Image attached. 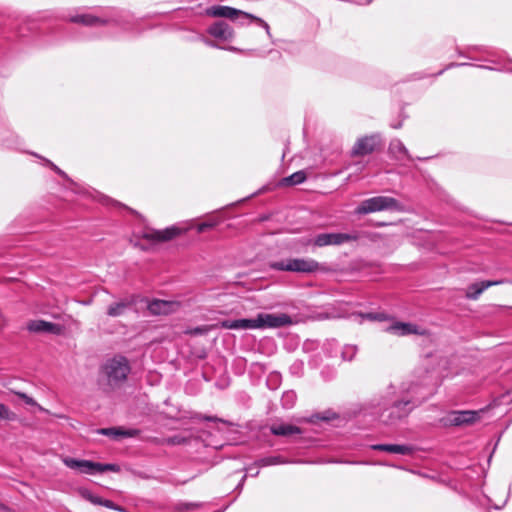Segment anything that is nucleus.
Segmentation results:
<instances>
[{
  "label": "nucleus",
  "instance_id": "obj_1",
  "mask_svg": "<svg viewBox=\"0 0 512 512\" xmlns=\"http://www.w3.org/2000/svg\"><path fill=\"white\" fill-rule=\"evenodd\" d=\"M440 382L428 384H390L367 401L361 412L384 425H394L406 418L415 407L435 394Z\"/></svg>",
  "mask_w": 512,
  "mask_h": 512
},
{
  "label": "nucleus",
  "instance_id": "obj_2",
  "mask_svg": "<svg viewBox=\"0 0 512 512\" xmlns=\"http://www.w3.org/2000/svg\"><path fill=\"white\" fill-rule=\"evenodd\" d=\"M128 360L123 356L108 359L101 368L100 384L112 390L122 384L130 373Z\"/></svg>",
  "mask_w": 512,
  "mask_h": 512
},
{
  "label": "nucleus",
  "instance_id": "obj_3",
  "mask_svg": "<svg viewBox=\"0 0 512 512\" xmlns=\"http://www.w3.org/2000/svg\"><path fill=\"white\" fill-rule=\"evenodd\" d=\"M68 20L73 23L82 24L85 26H104L114 24L126 29L128 24V14L112 10L109 15L95 16L90 13L75 14L69 16Z\"/></svg>",
  "mask_w": 512,
  "mask_h": 512
},
{
  "label": "nucleus",
  "instance_id": "obj_4",
  "mask_svg": "<svg viewBox=\"0 0 512 512\" xmlns=\"http://www.w3.org/2000/svg\"><path fill=\"white\" fill-rule=\"evenodd\" d=\"M270 268L276 271H288L296 273H314L324 271L322 264L312 258H290L270 263Z\"/></svg>",
  "mask_w": 512,
  "mask_h": 512
},
{
  "label": "nucleus",
  "instance_id": "obj_5",
  "mask_svg": "<svg viewBox=\"0 0 512 512\" xmlns=\"http://www.w3.org/2000/svg\"><path fill=\"white\" fill-rule=\"evenodd\" d=\"M205 14L210 17L215 18H227V19H238L239 17H242L243 19H254L257 24L261 27H263L266 30V33L269 37H271L270 33V27L263 19L247 13L245 11L230 7V6H224V5H213L208 7L205 10Z\"/></svg>",
  "mask_w": 512,
  "mask_h": 512
},
{
  "label": "nucleus",
  "instance_id": "obj_6",
  "mask_svg": "<svg viewBox=\"0 0 512 512\" xmlns=\"http://www.w3.org/2000/svg\"><path fill=\"white\" fill-rule=\"evenodd\" d=\"M400 203L397 199L388 196H375L363 200L355 209V213L358 215H366L369 213L387 211V210H399Z\"/></svg>",
  "mask_w": 512,
  "mask_h": 512
},
{
  "label": "nucleus",
  "instance_id": "obj_7",
  "mask_svg": "<svg viewBox=\"0 0 512 512\" xmlns=\"http://www.w3.org/2000/svg\"><path fill=\"white\" fill-rule=\"evenodd\" d=\"M359 239V233H320L316 235L312 240V244L316 247L325 246H340L348 242L357 241Z\"/></svg>",
  "mask_w": 512,
  "mask_h": 512
},
{
  "label": "nucleus",
  "instance_id": "obj_8",
  "mask_svg": "<svg viewBox=\"0 0 512 512\" xmlns=\"http://www.w3.org/2000/svg\"><path fill=\"white\" fill-rule=\"evenodd\" d=\"M382 144L381 135L378 133L366 135L357 139L351 149L352 157H362L372 154Z\"/></svg>",
  "mask_w": 512,
  "mask_h": 512
},
{
  "label": "nucleus",
  "instance_id": "obj_9",
  "mask_svg": "<svg viewBox=\"0 0 512 512\" xmlns=\"http://www.w3.org/2000/svg\"><path fill=\"white\" fill-rule=\"evenodd\" d=\"M481 411L463 410L451 411L443 419L445 426H466L480 419Z\"/></svg>",
  "mask_w": 512,
  "mask_h": 512
},
{
  "label": "nucleus",
  "instance_id": "obj_10",
  "mask_svg": "<svg viewBox=\"0 0 512 512\" xmlns=\"http://www.w3.org/2000/svg\"><path fill=\"white\" fill-rule=\"evenodd\" d=\"M258 329L264 328H280L291 325L293 323L292 318L285 313L280 314H269L259 313L257 315Z\"/></svg>",
  "mask_w": 512,
  "mask_h": 512
},
{
  "label": "nucleus",
  "instance_id": "obj_11",
  "mask_svg": "<svg viewBox=\"0 0 512 512\" xmlns=\"http://www.w3.org/2000/svg\"><path fill=\"white\" fill-rule=\"evenodd\" d=\"M207 33L220 41L230 42L235 37L234 29L225 21H216L207 28Z\"/></svg>",
  "mask_w": 512,
  "mask_h": 512
},
{
  "label": "nucleus",
  "instance_id": "obj_12",
  "mask_svg": "<svg viewBox=\"0 0 512 512\" xmlns=\"http://www.w3.org/2000/svg\"><path fill=\"white\" fill-rule=\"evenodd\" d=\"M385 332L394 334L397 336H406L411 334L424 335L425 330L421 329L417 325L405 322L395 321L392 324L384 328Z\"/></svg>",
  "mask_w": 512,
  "mask_h": 512
},
{
  "label": "nucleus",
  "instance_id": "obj_13",
  "mask_svg": "<svg viewBox=\"0 0 512 512\" xmlns=\"http://www.w3.org/2000/svg\"><path fill=\"white\" fill-rule=\"evenodd\" d=\"M183 232L182 229L176 226L168 227L164 230H150L143 233L142 237L147 240L156 242H165L172 240Z\"/></svg>",
  "mask_w": 512,
  "mask_h": 512
},
{
  "label": "nucleus",
  "instance_id": "obj_14",
  "mask_svg": "<svg viewBox=\"0 0 512 512\" xmlns=\"http://www.w3.org/2000/svg\"><path fill=\"white\" fill-rule=\"evenodd\" d=\"M179 307V302L160 299L151 301L147 306L149 312L153 315H168L175 312Z\"/></svg>",
  "mask_w": 512,
  "mask_h": 512
},
{
  "label": "nucleus",
  "instance_id": "obj_15",
  "mask_svg": "<svg viewBox=\"0 0 512 512\" xmlns=\"http://www.w3.org/2000/svg\"><path fill=\"white\" fill-rule=\"evenodd\" d=\"M506 280H485L478 283H472L467 287L466 298L477 300L479 296L489 287L506 283Z\"/></svg>",
  "mask_w": 512,
  "mask_h": 512
},
{
  "label": "nucleus",
  "instance_id": "obj_16",
  "mask_svg": "<svg viewBox=\"0 0 512 512\" xmlns=\"http://www.w3.org/2000/svg\"><path fill=\"white\" fill-rule=\"evenodd\" d=\"M27 329L34 333H49L59 335L62 332V326L56 323L44 320H32L28 323Z\"/></svg>",
  "mask_w": 512,
  "mask_h": 512
},
{
  "label": "nucleus",
  "instance_id": "obj_17",
  "mask_svg": "<svg viewBox=\"0 0 512 512\" xmlns=\"http://www.w3.org/2000/svg\"><path fill=\"white\" fill-rule=\"evenodd\" d=\"M220 326L225 329L233 330L258 329L257 317L253 319H227L221 321Z\"/></svg>",
  "mask_w": 512,
  "mask_h": 512
},
{
  "label": "nucleus",
  "instance_id": "obj_18",
  "mask_svg": "<svg viewBox=\"0 0 512 512\" xmlns=\"http://www.w3.org/2000/svg\"><path fill=\"white\" fill-rule=\"evenodd\" d=\"M135 304V300L131 299H121L120 301L114 302L107 308V315L110 317H118L126 313L127 310L131 309V307Z\"/></svg>",
  "mask_w": 512,
  "mask_h": 512
},
{
  "label": "nucleus",
  "instance_id": "obj_19",
  "mask_svg": "<svg viewBox=\"0 0 512 512\" xmlns=\"http://www.w3.org/2000/svg\"><path fill=\"white\" fill-rule=\"evenodd\" d=\"M63 463L70 469L79 470L84 474H93L94 462L89 460H78L71 457H65Z\"/></svg>",
  "mask_w": 512,
  "mask_h": 512
},
{
  "label": "nucleus",
  "instance_id": "obj_20",
  "mask_svg": "<svg viewBox=\"0 0 512 512\" xmlns=\"http://www.w3.org/2000/svg\"><path fill=\"white\" fill-rule=\"evenodd\" d=\"M63 463L70 469L79 470L84 474H93L94 462L89 460H78L71 457H65Z\"/></svg>",
  "mask_w": 512,
  "mask_h": 512
},
{
  "label": "nucleus",
  "instance_id": "obj_21",
  "mask_svg": "<svg viewBox=\"0 0 512 512\" xmlns=\"http://www.w3.org/2000/svg\"><path fill=\"white\" fill-rule=\"evenodd\" d=\"M389 152L398 160H402L404 158L410 161L413 160L412 156L409 154V151L403 142L399 139L391 140L389 144Z\"/></svg>",
  "mask_w": 512,
  "mask_h": 512
},
{
  "label": "nucleus",
  "instance_id": "obj_22",
  "mask_svg": "<svg viewBox=\"0 0 512 512\" xmlns=\"http://www.w3.org/2000/svg\"><path fill=\"white\" fill-rule=\"evenodd\" d=\"M270 431L273 435L276 436H290L294 434H301V429L299 427L285 423L271 425Z\"/></svg>",
  "mask_w": 512,
  "mask_h": 512
},
{
  "label": "nucleus",
  "instance_id": "obj_23",
  "mask_svg": "<svg viewBox=\"0 0 512 512\" xmlns=\"http://www.w3.org/2000/svg\"><path fill=\"white\" fill-rule=\"evenodd\" d=\"M99 434L111 437H134L137 435V430L134 429H122V428H102L98 430Z\"/></svg>",
  "mask_w": 512,
  "mask_h": 512
},
{
  "label": "nucleus",
  "instance_id": "obj_24",
  "mask_svg": "<svg viewBox=\"0 0 512 512\" xmlns=\"http://www.w3.org/2000/svg\"><path fill=\"white\" fill-rule=\"evenodd\" d=\"M285 463H288V461L284 460L281 456H268V457H263V458L256 460L253 463V466L267 467V466H273V465H279V464H285Z\"/></svg>",
  "mask_w": 512,
  "mask_h": 512
},
{
  "label": "nucleus",
  "instance_id": "obj_25",
  "mask_svg": "<svg viewBox=\"0 0 512 512\" xmlns=\"http://www.w3.org/2000/svg\"><path fill=\"white\" fill-rule=\"evenodd\" d=\"M204 505L203 502H185L179 501L174 504L173 510L175 512H187L192 511L198 508H201Z\"/></svg>",
  "mask_w": 512,
  "mask_h": 512
},
{
  "label": "nucleus",
  "instance_id": "obj_26",
  "mask_svg": "<svg viewBox=\"0 0 512 512\" xmlns=\"http://www.w3.org/2000/svg\"><path fill=\"white\" fill-rule=\"evenodd\" d=\"M306 178H307V176H306L305 171L300 170V171H297V172L291 174L288 177L283 178L282 183L284 185H290V186L298 185V184L303 183L306 180Z\"/></svg>",
  "mask_w": 512,
  "mask_h": 512
},
{
  "label": "nucleus",
  "instance_id": "obj_27",
  "mask_svg": "<svg viewBox=\"0 0 512 512\" xmlns=\"http://www.w3.org/2000/svg\"><path fill=\"white\" fill-rule=\"evenodd\" d=\"M297 400V395L293 390L285 391L281 397L282 407L285 409H291L294 407Z\"/></svg>",
  "mask_w": 512,
  "mask_h": 512
},
{
  "label": "nucleus",
  "instance_id": "obj_28",
  "mask_svg": "<svg viewBox=\"0 0 512 512\" xmlns=\"http://www.w3.org/2000/svg\"><path fill=\"white\" fill-rule=\"evenodd\" d=\"M119 470H120L119 466L116 464H109V463L102 464V463L94 462V466H93V474L103 473L105 471L118 472Z\"/></svg>",
  "mask_w": 512,
  "mask_h": 512
},
{
  "label": "nucleus",
  "instance_id": "obj_29",
  "mask_svg": "<svg viewBox=\"0 0 512 512\" xmlns=\"http://www.w3.org/2000/svg\"><path fill=\"white\" fill-rule=\"evenodd\" d=\"M415 448L408 444H395L394 454L412 455Z\"/></svg>",
  "mask_w": 512,
  "mask_h": 512
},
{
  "label": "nucleus",
  "instance_id": "obj_30",
  "mask_svg": "<svg viewBox=\"0 0 512 512\" xmlns=\"http://www.w3.org/2000/svg\"><path fill=\"white\" fill-rule=\"evenodd\" d=\"M363 319H367L370 321H386L388 319V315L383 312H370L362 315Z\"/></svg>",
  "mask_w": 512,
  "mask_h": 512
},
{
  "label": "nucleus",
  "instance_id": "obj_31",
  "mask_svg": "<svg viewBox=\"0 0 512 512\" xmlns=\"http://www.w3.org/2000/svg\"><path fill=\"white\" fill-rule=\"evenodd\" d=\"M314 417L317 420L327 421L328 422V421L337 419L338 415L334 411H332V410H326V411H323L321 413H317Z\"/></svg>",
  "mask_w": 512,
  "mask_h": 512
},
{
  "label": "nucleus",
  "instance_id": "obj_32",
  "mask_svg": "<svg viewBox=\"0 0 512 512\" xmlns=\"http://www.w3.org/2000/svg\"><path fill=\"white\" fill-rule=\"evenodd\" d=\"M187 442V438L182 435L170 436L163 440V443L168 445H181Z\"/></svg>",
  "mask_w": 512,
  "mask_h": 512
},
{
  "label": "nucleus",
  "instance_id": "obj_33",
  "mask_svg": "<svg viewBox=\"0 0 512 512\" xmlns=\"http://www.w3.org/2000/svg\"><path fill=\"white\" fill-rule=\"evenodd\" d=\"M357 352L356 346L347 345L343 348L342 358L347 361H351Z\"/></svg>",
  "mask_w": 512,
  "mask_h": 512
},
{
  "label": "nucleus",
  "instance_id": "obj_34",
  "mask_svg": "<svg viewBox=\"0 0 512 512\" xmlns=\"http://www.w3.org/2000/svg\"><path fill=\"white\" fill-rule=\"evenodd\" d=\"M41 159L45 162L46 165L51 167L58 175L63 177L65 180L69 181L71 184H74V182L68 177V175L63 170H61L59 167H57L54 163H52L50 160H48L46 158H41Z\"/></svg>",
  "mask_w": 512,
  "mask_h": 512
},
{
  "label": "nucleus",
  "instance_id": "obj_35",
  "mask_svg": "<svg viewBox=\"0 0 512 512\" xmlns=\"http://www.w3.org/2000/svg\"><path fill=\"white\" fill-rule=\"evenodd\" d=\"M370 449L394 454L395 444H373Z\"/></svg>",
  "mask_w": 512,
  "mask_h": 512
},
{
  "label": "nucleus",
  "instance_id": "obj_36",
  "mask_svg": "<svg viewBox=\"0 0 512 512\" xmlns=\"http://www.w3.org/2000/svg\"><path fill=\"white\" fill-rule=\"evenodd\" d=\"M0 419L3 420H12L14 419V414L11 413L8 407L2 403H0Z\"/></svg>",
  "mask_w": 512,
  "mask_h": 512
},
{
  "label": "nucleus",
  "instance_id": "obj_37",
  "mask_svg": "<svg viewBox=\"0 0 512 512\" xmlns=\"http://www.w3.org/2000/svg\"><path fill=\"white\" fill-rule=\"evenodd\" d=\"M83 496L88 500L90 501L92 504H95V505H100L102 506L103 504V498L97 496V495H94L88 491H86Z\"/></svg>",
  "mask_w": 512,
  "mask_h": 512
},
{
  "label": "nucleus",
  "instance_id": "obj_38",
  "mask_svg": "<svg viewBox=\"0 0 512 512\" xmlns=\"http://www.w3.org/2000/svg\"><path fill=\"white\" fill-rule=\"evenodd\" d=\"M215 225H216L215 221L202 222V223L197 225V232L198 233H203L206 230L213 228Z\"/></svg>",
  "mask_w": 512,
  "mask_h": 512
},
{
  "label": "nucleus",
  "instance_id": "obj_39",
  "mask_svg": "<svg viewBox=\"0 0 512 512\" xmlns=\"http://www.w3.org/2000/svg\"><path fill=\"white\" fill-rule=\"evenodd\" d=\"M461 66H474V65L470 64V63H450L449 65L446 66L445 69L439 71L437 73V75H441L447 69H450V68H453V67H461Z\"/></svg>",
  "mask_w": 512,
  "mask_h": 512
},
{
  "label": "nucleus",
  "instance_id": "obj_40",
  "mask_svg": "<svg viewBox=\"0 0 512 512\" xmlns=\"http://www.w3.org/2000/svg\"><path fill=\"white\" fill-rule=\"evenodd\" d=\"M232 21H235L241 26L249 25L252 22L257 23L254 19H243L242 17H239L238 19H232Z\"/></svg>",
  "mask_w": 512,
  "mask_h": 512
},
{
  "label": "nucleus",
  "instance_id": "obj_41",
  "mask_svg": "<svg viewBox=\"0 0 512 512\" xmlns=\"http://www.w3.org/2000/svg\"><path fill=\"white\" fill-rule=\"evenodd\" d=\"M258 468L259 467L253 466V464H252V465L248 466L245 470H246V472L250 473V475L252 477H256L259 474Z\"/></svg>",
  "mask_w": 512,
  "mask_h": 512
},
{
  "label": "nucleus",
  "instance_id": "obj_42",
  "mask_svg": "<svg viewBox=\"0 0 512 512\" xmlns=\"http://www.w3.org/2000/svg\"><path fill=\"white\" fill-rule=\"evenodd\" d=\"M207 332V328L206 327H196L194 328L192 331H191V334H194V335H202L204 333Z\"/></svg>",
  "mask_w": 512,
  "mask_h": 512
},
{
  "label": "nucleus",
  "instance_id": "obj_43",
  "mask_svg": "<svg viewBox=\"0 0 512 512\" xmlns=\"http://www.w3.org/2000/svg\"><path fill=\"white\" fill-rule=\"evenodd\" d=\"M115 504L113 501L111 500H108V499H104L103 500V504L102 506L106 507V508H109L111 510H113V508H115Z\"/></svg>",
  "mask_w": 512,
  "mask_h": 512
},
{
  "label": "nucleus",
  "instance_id": "obj_44",
  "mask_svg": "<svg viewBox=\"0 0 512 512\" xmlns=\"http://www.w3.org/2000/svg\"><path fill=\"white\" fill-rule=\"evenodd\" d=\"M203 42L210 46V47H213V48H221L218 44H216L213 40H210V39H203Z\"/></svg>",
  "mask_w": 512,
  "mask_h": 512
},
{
  "label": "nucleus",
  "instance_id": "obj_45",
  "mask_svg": "<svg viewBox=\"0 0 512 512\" xmlns=\"http://www.w3.org/2000/svg\"><path fill=\"white\" fill-rule=\"evenodd\" d=\"M20 396L25 400L27 404H33L34 401L31 397H28L26 394H20Z\"/></svg>",
  "mask_w": 512,
  "mask_h": 512
},
{
  "label": "nucleus",
  "instance_id": "obj_46",
  "mask_svg": "<svg viewBox=\"0 0 512 512\" xmlns=\"http://www.w3.org/2000/svg\"><path fill=\"white\" fill-rule=\"evenodd\" d=\"M246 477H247V475H244V476L242 477V479L240 480V482H239V483H238V485L236 486V489H237V490H241V489L243 488V485H244V482H245V480H246Z\"/></svg>",
  "mask_w": 512,
  "mask_h": 512
},
{
  "label": "nucleus",
  "instance_id": "obj_47",
  "mask_svg": "<svg viewBox=\"0 0 512 512\" xmlns=\"http://www.w3.org/2000/svg\"><path fill=\"white\" fill-rule=\"evenodd\" d=\"M203 419L206 421H221L220 419L214 416H204Z\"/></svg>",
  "mask_w": 512,
  "mask_h": 512
},
{
  "label": "nucleus",
  "instance_id": "obj_48",
  "mask_svg": "<svg viewBox=\"0 0 512 512\" xmlns=\"http://www.w3.org/2000/svg\"><path fill=\"white\" fill-rule=\"evenodd\" d=\"M114 511H118V512H126V509L122 506H119L117 504H115V508H113Z\"/></svg>",
  "mask_w": 512,
  "mask_h": 512
},
{
  "label": "nucleus",
  "instance_id": "obj_49",
  "mask_svg": "<svg viewBox=\"0 0 512 512\" xmlns=\"http://www.w3.org/2000/svg\"><path fill=\"white\" fill-rule=\"evenodd\" d=\"M477 67L482 68V69H487V70H497L496 68H493L491 66H486V65H477Z\"/></svg>",
  "mask_w": 512,
  "mask_h": 512
},
{
  "label": "nucleus",
  "instance_id": "obj_50",
  "mask_svg": "<svg viewBox=\"0 0 512 512\" xmlns=\"http://www.w3.org/2000/svg\"><path fill=\"white\" fill-rule=\"evenodd\" d=\"M226 49L229 50V51H232V52H239L240 51L238 48H236L234 46H229Z\"/></svg>",
  "mask_w": 512,
  "mask_h": 512
},
{
  "label": "nucleus",
  "instance_id": "obj_51",
  "mask_svg": "<svg viewBox=\"0 0 512 512\" xmlns=\"http://www.w3.org/2000/svg\"><path fill=\"white\" fill-rule=\"evenodd\" d=\"M501 71H506V72H512V67L510 66H504L503 68L500 69Z\"/></svg>",
  "mask_w": 512,
  "mask_h": 512
},
{
  "label": "nucleus",
  "instance_id": "obj_52",
  "mask_svg": "<svg viewBox=\"0 0 512 512\" xmlns=\"http://www.w3.org/2000/svg\"><path fill=\"white\" fill-rule=\"evenodd\" d=\"M471 49L473 50H479V51H482V52H485V53H488V51L482 49V48H479V47H472Z\"/></svg>",
  "mask_w": 512,
  "mask_h": 512
},
{
  "label": "nucleus",
  "instance_id": "obj_53",
  "mask_svg": "<svg viewBox=\"0 0 512 512\" xmlns=\"http://www.w3.org/2000/svg\"><path fill=\"white\" fill-rule=\"evenodd\" d=\"M392 127H393V128H395V129H398V128H400V127H401V123H399V124H397V125H392Z\"/></svg>",
  "mask_w": 512,
  "mask_h": 512
},
{
  "label": "nucleus",
  "instance_id": "obj_54",
  "mask_svg": "<svg viewBox=\"0 0 512 512\" xmlns=\"http://www.w3.org/2000/svg\"><path fill=\"white\" fill-rule=\"evenodd\" d=\"M0 510H7V507L4 506L3 504H0Z\"/></svg>",
  "mask_w": 512,
  "mask_h": 512
},
{
  "label": "nucleus",
  "instance_id": "obj_55",
  "mask_svg": "<svg viewBox=\"0 0 512 512\" xmlns=\"http://www.w3.org/2000/svg\"><path fill=\"white\" fill-rule=\"evenodd\" d=\"M460 55H462V53H460ZM463 56H466L467 58H470V59H473L472 57H470V55H464Z\"/></svg>",
  "mask_w": 512,
  "mask_h": 512
},
{
  "label": "nucleus",
  "instance_id": "obj_56",
  "mask_svg": "<svg viewBox=\"0 0 512 512\" xmlns=\"http://www.w3.org/2000/svg\"><path fill=\"white\" fill-rule=\"evenodd\" d=\"M106 200H107V202H106L107 204H108V202H110V203H114V201H113V200H110V199H106Z\"/></svg>",
  "mask_w": 512,
  "mask_h": 512
},
{
  "label": "nucleus",
  "instance_id": "obj_57",
  "mask_svg": "<svg viewBox=\"0 0 512 512\" xmlns=\"http://www.w3.org/2000/svg\"><path fill=\"white\" fill-rule=\"evenodd\" d=\"M381 465H384V466H390L391 464H387V463H380Z\"/></svg>",
  "mask_w": 512,
  "mask_h": 512
},
{
  "label": "nucleus",
  "instance_id": "obj_58",
  "mask_svg": "<svg viewBox=\"0 0 512 512\" xmlns=\"http://www.w3.org/2000/svg\"><path fill=\"white\" fill-rule=\"evenodd\" d=\"M502 507H503V505L502 506H495L494 508L495 509H501Z\"/></svg>",
  "mask_w": 512,
  "mask_h": 512
},
{
  "label": "nucleus",
  "instance_id": "obj_59",
  "mask_svg": "<svg viewBox=\"0 0 512 512\" xmlns=\"http://www.w3.org/2000/svg\"><path fill=\"white\" fill-rule=\"evenodd\" d=\"M512 309V307H510Z\"/></svg>",
  "mask_w": 512,
  "mask_h": 512
}]
</instances>
